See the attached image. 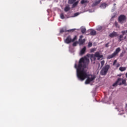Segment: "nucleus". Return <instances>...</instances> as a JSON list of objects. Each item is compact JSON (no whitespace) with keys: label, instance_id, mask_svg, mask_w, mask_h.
<instances>
[{"label":"nucleus","instance_id":"1","mask_svg":"<svg viewBox=\"0 0 127 127\" xmlns=\"http://www.w3.org/2000/svg\"><path fill=\"white\" fill-rule=\"evenodd\" d=\"M89 63H90L89 58L87 57H84L80 59L77 66V64H74V67L76 69V75L78 80L84 81L86 78H87L85 81V84H89L90 82L95 79V76L87 74V70L85 68Z\"/></svg>","mask_w":127,"mask_h":127},{"label":"nucleus","instance_id":"2","mask_svg":"<svg viewBox=\"0 0 127 127\" xmlns=\"http://www.w3.org/2000/svg\"><path fill=\"white\" fill-rule=\"evenodd\" d=\"M86 56H87V57H90L91 62H93V60L96 61V58H97V60H100L101 58H103V55L101 54L99 52H96L94 55H87Z\"/></svg>","mask_w":127,"mask_h":127},{"label":"nucleus","instance_id":"3","mask_svg":"<svg viewBox=\"0 0 127 127\" xmlns=\"http://www.w3.org/2000/svg\"><path fill=\"white\" fill-rule=\"evenodd\" d=\"M109 69H110V65L109 64L105 65L100 72L101 75H106L107 73H108V71L109 70Z\"/></svg>","mask_w":127,"mask_h":127},{"label":"nucleus","instance_id":"4","mask_svg":"<svg viewBox=\"0 0 127 127\" xmlns=\"http://www.w3.org/2000/svg\"><path fill=\"white\" fill-rule=\"evenodd\" d=\"M77 40V36H75L72 39L71 38V36H68L66 39L64 40L65 43L66 44H69V43H71V42H74L75 40Z\"/></svg>","mask_w":127,"mask_h":127},{"label":"nucleus","instance_id":"5","mask_svg":"<svg viewBox=\"0 0 127 127\" xmlns=\"http://www.w3.org/2000/svg\"><path fill=\"white\" fill-rule=\"evenodd\" d=\"M119 52H121L120 48H118L117 49H116L114 53H113L111 55L108 56L107 57V59H111V58H114V57H115V56L119 54Z\"/></svg>","mask_w":127,"mask_h":127},{"label":"nucleus","instance_id":"6","mask_svg":"<svg viewBox=\"0 0 127 127\" xmlns=\"http://www.w3.org/2000/svg\"><path fill=\"white\" fill-rule=\"evenodd\" d=\"M126 19H127V17H126V16L124 15H121L119 17V21L120 23L125 22V21H126Z\"/></svg>","mask_w":127,"mask_h":127},{"label":"nucleus","instance_id":"7","mask_svg":"<svg viewBox=\"0 0 127 127\" xmlns=\"http://www.w3.org/2000/svg\"><path fill=\"white\" fill-rule=\"evenodd\" d=\"M119 85H122V78H118L117 81L113 84V87H117Z\"/></svg>","mask_w":127,"mask_h":127},{"label":"nucleus","instance_id":"8","mask_svg":"<svg viewBox=\"0 0 127 127\" xmlns=\"http://www.w3.org/2000/svg\"><path fill=\"white\" fill-rule=\"evenodd\" d=\"M86 50L87 48L84 46L82 49L80 50L79 55H80L81 56H82V55H84V54H85V53H86Z\"/></svg>","mask_w":127,"mask_h":127},{"label":"nucleus","instance_id":"9","mask_svg":"<svg viewBox=\"0 0 127 127\" xmlns=\"http://www.w3.org/2000/svg\"><path fill=\"white\" fill-rule=\"evenodd\" d=\"M117 62H117V60H115L113 63V66H115V68H119V67H120V66L121 65V64H120V63H117Z\"/></svg>","mask_w":127,"mask_h":127},{"label":"nucleus","instance_id":"10","mask_svg":"<svg viewBox=\"0 0 127 127\" xmlns=\"http://www.w3.org/2000/svg\"><path fill=\"white\" fill-rule=\"evenodd\" d=\"M109 36L112 38H113V37H116V36H118V33L114 31L113 32L110 34Z\"/></svg>","mask_w":127,"mask_h":127},{"label":"nucleus","instance_id":"11","mask_svg":"<svg viewBox=\"0 0 127 127\" xmlns=\"http://www.w3.org/2000/svg\"><path fill=\"white\" fill-rule=\"evenodd\" d=\"M102 0H95V1L93 4L92 5V6H95V5H97V4H99L100 2H101V1Z\"/></svg>","mask_w":127,"mask_h":127},{"label":"nucleus","instance_id":"12","mask_svg":"<svg viewBox=\"0 0 127 127\" xmlns=\"http://www.w3.org/2000/svg\"><path fill=\"white\" fill-rule=\"evenodd\" d=\"M90 35H96V32L94 30L90 29L89 30Z\"/></svg>","mask_w":127,"mask_h":127},{"label":"nucleus","instance_id":"13","mask_svg":"<svg viewBox=\"0 0 127 127\" xmlns=\"http://www.w3.org/2000/svg\"><path fill=\"white\" fill-rule=\"evenodd\" d=\"M89 1L88 0H81L80 1V3L81 4H87V3H88Z\"/></svg>","mask_w":127,"mask_h":127},{"label":"nucleus","instance_id":"14","mask_svg":"<svg viewBox=\"0 0 127 127\" xmlns=\"http://www.w3.org/2000/svg\"><path fill=\"white\" fill-rule=\"evenodd\" d=\"M85 41H86L85 39L81 40V39H79V45H83L85 43Z\"/></svg>","mask_w":127,"mask_h":127},{"label":"nucleus","instance_id":"15","mask_svg":"<svg viewBox=\"0 0 127 127\" xmlns=\"http://www.w3.org/2000/svg\"><path fill=\"white\" fill-rule=\"evenodd\" d=\"M80 29H81V33L82 34L86 33V28L84 27H81L80 28Z\"/></svg>","mask_w":127,"mask_h":127},{"label":"nucleus","instance_id":"16","mask_svg":"<svg viewBox=\"0 0 127 127\" xmlns=\"http://www.w3.org/2000/svg\"><path fill=\"white\" fill-rule=\"evenodd\" d=\"M70 10V6L69 5H66L64 8V11L67 12V11H69Z\"/></svg>","mask_w":127,"mask_h":127},{"label":"nucleus","instance_id":"17","mask_svg":"<svg viewBox=\"0 0 127 127\" xmlns=\"http://www.w3.org/2000/svg\"><path fill=\"white\" fill-rule=\"evenodd\" d=\"M119 70L121 72H124V71H126V70H127V67H120L119 68Z\"/></svg>","mask_w":127,"mask_h":127},{"label":"nucleus","instance_id":"18","mask_svg":"<svg viewBox=\"0 0 127 127\" xmlns=\"http://www.w3.org/2000/svg\"><path fill=\"white\" fill-rule=\"evenodd\" d=\"M107 6L108 5L107 4L104 3L100 5V7L101 8H106V7H107Z\"/></svg>","mask_w":127,"mask_h":127},{"label":"nucleus","instance_id":"19","mask_svg":"<svg viewBox=\"0 0 127 127\" xmlns=\"http://www.w3.org/2000/svg\"><path fill=\"white\" fill-rule=\"evenodd\" d=\"M78 3H79V0L75 2L73 4H72V8H74L75 6H77L78 5Z\"/></svg>","mask_w":127,"mask_h":127},{"label":"nucleus","instance_id":"20","mask_svg":"<svg viewBox=\"0 0 127 127\" xmlns=\"http://www.w3.org/2000/svg\"><path fill=\"white\" fill-rule=\"evenodd\" d=\"M102 29H103V27H102V26H98L96 28V30L98 31H100Z\"/></svg>","mask_w":127,"mask_h":127},{"label":"nucleus","instance_id":"21","mask_svg":"<svg viewBox=\"0 0 127 127\" xmlns=\"http://www.w3.org/2000/svg\"><path fill=\"white\" fill-rule=\"evenodd\" d=\"M123 40H124V36L121 35L119 36V42H120V41H123Z\"/></svg>","mask_w":127,"mask_h":127},{"label":"nucleus","instance_id":"22","mask_svg":"<svg viewBox=\"0 0 127 127\" xmlns=\"http://www.w3.org/2000/svg\"><path fill=\"white\" fill-rule=\"evenodd\" d=\"M121 81H122V82H121L122 85L123 84V85H125V86L127 85L126 79H121Z\"/></svg>","mask_w":127,"mask_h":127},{"label":"nucleus","instance_id":"23","mask_svg":"<svg viewBox=\"0 0 127 127\" xmlns=\"http://www.w3.org/2000/svg\"><path fill=\"white\" fill-rule=\"evenodd\" d=\"M75 1H76V0H68V3L72 4V3H74Z\"/></svg>","mask_w":127,"mask_h":127},{"label":"nucleus","instance_id":"24","mask_svg":"<svg viewBox=\"0 0 127 127\" xmlns=\"http://www.w3.org/2000/svg\"><path fill=\"white\" fill-rule=\"evenodd\" d=\"M122 35H125V34H127V30H126V31H122Z\"/></svg>","mask_w":127,"mask_h":127},{"label":"nucleus","instance_id":"25","mask_svg":"<svg viewBox=\"0 0 127 127\" xmlns=\"http://www.w3.org/2000/svg\"><path fill=\"white\" fill-rule=\"evenodd\" d=\"M60 17L62 19H64V14L63 13H61L60 15Z\"/></svg>","mask_w":127,"mask_h":127},{"label":"nucleus","instance_id":"26","mask_svg":"<svg viewBox=\"0 0 127 127\" xmlns=\"http://www.w3.org/2000/svg\"><path fill=\"white\" fill-rule=\"evenodd\" d=\"M96 48L91 49L90 50V52H91V53H93V52H95V51H96Z\"/></svg>","mask_w":127,"mask_h":127},{"label":"nucleus","instance_id":"27","mask_svg":"<svg viewBox=\"0 0 127 127\" xmlns=\"http://www.w3.org/2000/svg\"><path fill=\"white\" fill-rule=\"evenodd\" d=\"M92 45H93V44L91 42L88 43V47H92Z\"/></svg>","mask_w":127,"mask_h":127},{"label":"nucleus","instance_id":"28","mask_svg":"<svg viewBox=\"0 0 127 127\" xmlns=\"http://www.w3.org/2000/svg\"><path fill=\"white\" fill-rule=\"evenodd\" d=\"M101 67H103V66H104V65L105 64V61H102L101 62Z\"/></svg>","mask_w":127,"mask_h":127},{"label":"nucleus","instance_id":"29","mask_svg":"<svg viewBox=\"0 0 127 127\" xmlns=\"http://www.w3.org/2000/svg\"><path fill=\"white\" fill-rule=\"evenodd\" d=\"M77 44H78V42H75L73 43L72 46H77Z\"/></svg>","mask_w":127,"mask_h":127},{"label":"nucleus","instance_id":"30","mask_svg":"<svg viewBox=\"0 0 127 127\" xmlns=\"http://www.w3.org/2000/svg\"><path fill=\"white\" fill-rule=\"evenodd\" d=\"M79 14H80V13L79 12H77V13H75L74 15V16H78V15H79Z\"/></svg>","mask_w":127,"mask_h":127},{"label":"nucleus","instance_id":"31","mask_svg":"<svg viewBox=\"0 0 127 127\" xmlns=\"http://www.w3.org/2000/svg\"><path fill=\"white\" fill-rule=\"evenodd\" d=\"M119 112H121V111H124V109H122V107L119 108Z\"/></svg>","mask_w":127,"mask_h":127},{"label":"nucleus","instance_id":"32","mask_svg":"<svg viewBox=\"0 0 127 127\" xmlns=\"http://www.w3.org/2000/svg\"><path fill=\"white\" fill-rule=\"evenodd\" d=\"M60 32H61V33H63V32H64V30H63V29H61V30H60Z\"/></svg>","mask_w":127,"mask_h":127},{"label":"nucleus","instance_id":"33","mask_svg":"<svg viewBox=\"0 0 127 127\" xmlns=\"http://www.w3.org/2000/svg\"><path fill=\"white\" fill-rule=\"evenodd\" d=\"M74 30H75V29H72L68 30H67V31H68V32H69V31H73Z\"/></svg>","mask_w":127,"mask_h":127},{"label":"nucleus","instance_id":"34","mask_svg":"<svg viewBox=\"0 0 127 127\" xmlns=\"http://www.w3.org/2000/svg\"><path fill=\"white\" fill-rule=\"evenodd\" d=\"M81 38H83V35H81V36H80L79 39H80V40H81Z\"/></svg>","mask_w":127,"mask_h":127},{"label":"nucleus","instance_id":"35","mask_svg":"<svg viewBox=\"0 0 127 127\" xmlns=\"http://www.w3.org/2000/svg\"><path fill=\"white\" fill-rule=\"evenodd\" d=\"M115 24H116V26H117L118 24L117 23V22H115Z\"/></svg>","mask_w":127,"mask_h":127},{"label":"nucleus","instance_id":"36","mask_svg":"<svg viewBox=\"0 0 127 127\" xmlns=\"http://www.w3.org/2000/svg\"><path fill=\"white\" fill-rule=\"evenodd\" d=\"M126 38H127V36H125V37H124V39H126Z\"/></svg>","mask_w":127,"mask_h":127},{"label":"nucleus","instance_id":"37","mask_svg":"<svg viewBox=\"0 0 127 127\" xmlns=\"http://www.w3.org/2000/svg\"><path fill=\"white\" fill-rule=\"evenodd\" d=\"M119 76L121 77V76H122V74H119Z\"/></svg>","mask_w":127,"mask_h":127},{"label":"nucleus","instance_id":"38","mask_svg":"<svg viewBox=\"0 0 127 127\" xmlns=\"http://www.w3.org/2000/svg\"><path fill=\"white\" fill-rule=\"evenodd\" d=\"M106 47H108V44H106Z\"/></svg>","mask_w":127,"mask_h":127},{"label":"nucleus","instance_id":"39","mask_svg":"<svg viewBox=\"0 0 127 127\" xmlns=\"http://www.w3.org/2000/svg\"><path fill=\"white\" fill-rule=\"evenodd\" d=\"M114 5H116V3H114Z\"/></svg>","mask_w":127,"mask_h":127},{"label":"nucleus","instance_id":"40","mask_svg":"<svg viewBox=\"0 0 127 127\" xmlns=\"http://www.w3.org/2000/svg\"><path fill=\"white\" fill-rule=\"evenodd\" d=\"M126 108H127V104L126 105Z\"/></svg>","mask_w":127,"mask_h":127},{"label":"nucleus","instance_id":"41","mask_svg":"<svg viewBox=\"0 0 127 127\" xmlns=\"http://www.w3.org/2000/svg\"><path fill=\"white\" fill-rule=\"evenodd\" d=\"M99 66H100V64H99Z\"/></svg>","mask_w":127,"mask_h":127},{"label":"nucleus","instance_id":"42","mask_svg":"<svg viewBox=\"0 0 127 127\" xmlns=\"http://www.w3.org/2000/svg\"><path fill=\"white\" fill-rule=\"evenodd\" d=\"M94 63H95V62H94Z\"/></svg>","mask_w":127,"mask_h":127}]
</instances>
